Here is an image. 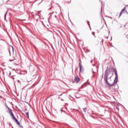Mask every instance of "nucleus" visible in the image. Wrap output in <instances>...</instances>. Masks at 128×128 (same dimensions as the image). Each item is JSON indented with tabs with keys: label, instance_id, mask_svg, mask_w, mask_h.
<instances>
[{
	"label": "nucleus",
	"instance_id": "nucleus-1",
	"mask_svg": "<svg viewBox=\"0 0 128 128\" xmlns=\"http://www.w3.org/2000/svg\"><path fill=\"white\" fill-rule=\"evenodd\" d=\"M114 72L115 74L116 78H118V72H116V68H114L113 67H111V68H108L106 70V74L104 76V80L106 82V84H108L110 86H110H114V84H110L108 82V76H112Z\"/></svg>",
	"mask_w": 128,
	"mask_h": 128
},
{
	"label": "nucleus",
	"instance_id": "nucleus-12",
	"mask_svg": "<svg viewBox=\"0 0 128 128\" xmlns=\"http://www.w3.org/2000/svg\"><path fill=\"white\" fill-rule=\"evenodd\" d=\"M40 12V11H38V12Z\"/></svg>",
	"mask_w": 128,
	"mask_h": 128
},
{
	"label": "nucleus",
	"instance_id": "nucleus-8",
	"mask_svg": "<svg viewBox=\"0 0 128 128\" xmlns=\"http://www.w3.org/2000/svg\"><path fill=\"white\" fill-rule=\"evenodd\" d=\"M116 82H118V81H116V80H114V84H116Z\"/></svg>",
	"mask_w": 128,
	"mask_h": 128
},
{
	"label": "nucleus",
	"instance_id": "nucleus-5",
	"mask_svg": "<svg viewBox=\"0 0 128 128\" xmlns=\"http://www.w3.org/2000/svg\"><path fill=\"white\" fill-rule=\"evenodd\" d=\"M124 10H126V8H124V9H123V10L121 11V12H120V16H122V14H124Z\"/></svg>",
	"mask_w": 128,
	"mask_h": 128
},
{
	"label": "nucleus",
	"instance_id": "nucleus-10",
	"mask_svg": "<svg viewBox=\"0 0 128 128\" xmlns=\"http://www.w3.org/2000/svg\"><path fill=\"white\" fill-rule=\"evenodd\" d=\"M92 34H93V36H94V32H93L92 33Z\"/></svg>",
	"mask_w": 128,
	"mask_h": 128
},
{
	"label": "nucleus",
	"instance_id": "nucleus-6",
	"mask_svg": "<svg viewBox=\"0 0 128 128\" xmlns=\"http://www.w3.org/2000/svg\"><path fill=\"white\" fill-rule=\"evenodd\" d=\"M83 110L84 112H86V108H84Z\"/></svg>",
	"mask_w": 128,
	"mask_h": 128
},
{
	"label": "nucleus",
	"instance_id": "nucleus-9",
	"mask_svg": "<svg viewBox=\"0 0 128 128\" xmlns=\"http://www.w3.org/2000/svg\"><path fill=\"white\" fill-rule=\"evenodd\" d=\"M88 24L89 26H90V22H88Z\"/></svg>",
	"mask_w": 128,
	"mask_h": 128
},
{
	"label": "nucleus",
	"instance_id": "nucleus-4",
	"mask_svg": "<svg viewBox=\"0 0 128 128\" xmlns=\"http://www.w3.org/2000/svg\"><path fill=\"white\" fill-rule=\"evenodd\" d=\"M79 66H80V72H82V63H79Z\"/></svg>",
	"mask_w": 128,
	"mask_h": 128
},
{
	"label": "nucleus",
	"instance_id": "nucleus-3",
	"mask_svg": "<svg viewBox=\"0 0 128 128\" xmlns=\"http://www.w3.org/2000/svg\"><path fill=\"white\" fill-rule=\"evenodd\" d=\"M74 80L75 82H76V84H78V82H80V78H78V76H76L74 77Z\"/></svg>",
	"mask_w": 128,
	"mask_h": 128
},
{
	"label": "nucleus",
	"instance_id": "nucleus-7",
	"mask_svg": "<svg viewBox=\"0 0 128 128\" xmlns=\"http://www.w3.org/2000/svg\"><path fill=\"white\" fill-rule=\"evenodd\" d=\"M26 114L28 118H30L29 116H28V112H26Z\"/></svg>",
	"mask_w": 128,
	"mask_h": 128
},
{
	"label": "nucleus",
	"instance_id": "nucleus-2",
	"mask_svg": "<svg viewBox=\"0 0 128 128\" xmlns=\"http://www.w3.org/2000/svg\"><path fill=\"white\" fill-rule=\"evenodd\" d=\"M8 112H9L11 116H12L13 120H15V122L17 124L20 126V122H18V120L16 118V117L14 116V113H12V110L10 109V108H8Z\"/></svg>",
	"mask_w": 128,
	"mask_h": 128
},
{
	"label": "nucleus",
	"instance_id": "nucleus-11",
	"mask_svg": "<svg viewBox=\"0 0 128 128\" xmlns=\"http://www.w3.org/2000/svg\"><path fill=\"white\" fill-rule=\"evenodd\" d=\"M102 42H104V40H102Z\"/></svg>",
	"mask_w": 128,
	"mask_h": 128
}]
</instances>
